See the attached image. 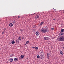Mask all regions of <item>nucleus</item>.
I'll use <instances>...</instances> for the list:
<instances>
[{"instance_id": "obj_1", "label": "nucleus", "mask_w": 64, "mask_h": 64, "mask_svg": "<svg viewBox=\"0 0 64 64\" xmlns=\"http://www.w3.org/2000/svg\"><path fill=\"white\" fill-rule=\"evenodd\" d=\"M47 31V30L44 28H42L41 30V32H42V33H46Z\"/></svg>"}, {"instance_id": "obj_2", "label": "nucleus", "mask_w": 64, "mask_h": 64, "mask_svg": "<svg viewBox=\"0 0 64 64\" xmlns=\"http://www.w3.org/2000/svg\"><path fill=\"white\" fill-rule=\"evenodd\" d=\"M60 41H64V36H62L59 38Z\"/></svg>"}, {"instance_id": "obj_3", "label": "nucleus", "mask_w": 64, "mask_h": 64, "mask_svg": "<svg viewBox=\"0 0 64 64\" xmlns=\"http://www.w3.org/2000/svg\"><path fill=\"white\" fill-rule=\"evenodd\" d=\"M44 39L45 40H48L49 39V38L47 37H45L44 38Z\"/></svg>"}, {"instance_id": "obj_4", "label": "nucleus", "mask_w": 64, "mask_h": 64, "mask_svg": "<svg viewBox=\"0 0 64 64\" xmlns=\"http://www.w3.org/2000/svg\"><path fill=\"white\" fill-rule=\"evenodd\" d=\"M14 60L16 62L17 61H18V58H15L14 59Z\"/></svg>"}, {"instance_id": "obj_5", "label": "nucleus", "mask_w": 64, "mask_h": 64, "mask_svg": "<svg viewBox=\"0 0 64 64\" xmlns=\"http://www.w3.org/2000/svg\"><path fill=\"white\" fill-rule=\"evenodd\" d=\"M18 39L19 40H22V38L21 37V36H19L18 38Z\"/></svg>"}, {"instance_id": "obj_6", "label": "nucleus", "mask_w": 64, "mask_h": 64, "mask_svg": "<svg viewBox=\"0 0 64 64\" xmlns=\"http://www.w3.org/2000/svg\"><path fill=\"white\" fill-rule=\"evenodd\" d=\"M47 56L48 58L49 59V57H50V55H49V53H48L47 54Z\"/></svg>"}, {"instance_id": "obj_7", "label": "nucleus", "mask_w": 64, "mask_h": 64, "mask_svg": "<svg viewBox=\"0 0 64 64\" xmlns=\"http://www.w3.org/2000/svg\"><path fill=\"white\" fill-rule=\"evenodd\" d=\"M39 17V16H38V15H37L35 16L34 17V18H35V19H37V18H38Z\"/></svg>"}, {"instance_id": "obj_8", "label": "nucleus", "mask_w": 64, "mask_h": 64, "mask_svg": "<svg viewBox=\"0 0 64 64\" xmlns=\"http://www.w3.org/2000/svg\"><path fill=\"white\" fill-rule=\"evenodd\" d=\"M9 25L10 27H12L13 26V24L12 23H10L9 24Z\"/></svg>"}, {"instance_id": "obj_9", "label": "nucleus", "mask_w": 64, "mask_h": 64, "mask_svg": "<svg viewBox=\"0 0 64 64\" xmlns=\"http://www.w3.org/2000/svg\"><path fill=\"white\" fill-rule=\"evenodd\" d=\"M36 34L37 36H39V32H37L36 33Z\"/></svg>"}, {"instance_id": "obj_10", "label": "nucleus", "mask_w": 64, "mask_h": 64, "mask_svg": "<svg viewBox=\"0 0 64 64\" xmlns=\"http://www.w3.org/2000/svg\"><path fill=\"white\" fill-rule=\"evenodd\" d=\"M44 22H42L40 24V26H41L42 24H44Z\"/></svg>"}, {"instance_id": "obj_11", "label": "nucleus", "mask_w": 64, "mask_h": 64, "mask_svg": "<svg viewBox=\"0 0 64 64\" xmlns=\"http://www.w3.org/2000/svg\"><path fill=\"white\" fill-rule=\"evenodd\" d=\"M10 62H12L13 61V60L12 58H10Z\"/></svg>"}, {"instance_id": "obj_12", "label": "nucleus", "mask_w": 64, "mask_h": 64, "mask_svg": "<svg viewBox=\"0 0 64 64\" xmlns=\"http://www.w3.org/2000/svg\"><path fill=\"white\" fill-rule=\"evenodd\" d=\"M63 34H64V33H62V32H60V36L62 35H63Z\"/></svg>"}, {"instance_id": "obj_13", "label": "nucleus", "mask_w": 64, "mask_h": 64, "mask_svg": "<svg viewBox=\"0 0 64 64\" xmlns=\"http://www.w3.org/2000/svg\"><path fill=\"white\" fill-rule=\"evenodd\" d=\"M61 32H62V33H63V32H64V29H61Z\"/></svg>"}, {"instance_id": "obj_14", "label": "nucleus", "mask_w": 64, "mask_h": 64, "mask_svg": "<svg viewBox=\"0 0 64 64\" xmlns=\"http://www.w3.org/2000/svg\"><path fill=\"white\" fill-rule=\"evenodd\" d=\"M29 41H27V42H26V43L25 44V45H26L27 44H28V43H29Z\"/></svg>"}, {"instance_id": "obj_15", "label": "nucleus", "mask_w": 64, "mask_h": 64, "mask_svg": "<svg viewBox=\"0 0 64 64\" xmlns=\"http://www.w3.org/2000/svg\"><path fill=\"white\" fill-rule=\"evenodd\" d=\"M16 43H19V40H16Z\"/></svg>"}, {"instance_id": "obj_16", "label": "nucleus", "mask_w": 64, "mask_h": 64, "mask_svg": "<svg viewBox=\"0 0 64 64\" xmlns=\"http://www.w3.org/2000/svg\"><path fill=\"white\" fill-rule=\"evenodd\" d=\"M15 43V42L14 41V40H13L12 42V44H14Z\"/></svg>"}, {"instance_id": "obj_17", "label": "nucleus", "mask_w": 64, "mask_h": 64, "mask_svg": "<svg viewBox=\"0 0 64 64\" xmlns=\"http://www.w3.org/2000/svg\"><path fill=\"white\" fill-rule=\"evenodd\" d=\"M20 57L21 58H24V55H21Z\"/></svg>"}, {"instance_id": "obj_18", "label": "nucleus", "mask_w": 64, "mask_h": 64, "mask_svg": "<svg viewBox=\"0 0 64 64\" xmlns=\"http://www.w3.org/2000/svg\"><path fill=\"white\" fill-rule=\"evenodd\" d=\"M37 58L38 59H39V58H40V56L39 55H38L37 56Z\"/></svg>"}, {"instance_id": "obj_19", "label": "nucleus", "mask_w": 64, "mask_h": 64, "mask_svg": "<svg viewBox=\"0 0 64 64\" xmlns=\"http://www.w3.org/2000/svg\"><path fill=\"white\" fill-rule=\"evenodd\" d=\"M35 49L36 50H38V48L37 47H35Z\"/></svg>"}, {"instance_id": "obj_20", "label": "nucleus", "mask_w": 64, "mask_h": 64, "mask_svg": "<svg viewBox=\"0 0 64 64\" xmlns=\"http://www.w3.org/2000/svg\"><path fill=\"white\" fill-rule=\"evenodd\" d=\"M51 30H54V28H51Z\"/></svg>"}, {"instance_id": "obj_21", "label": "nucleus", "mask_w": 64, "mask_h": 64, "mask_svg": "<svg viewBox=\"0 0 64 64\" xmlns=\"http://www.w3.org/2000/svg\"><path fill=\"white\" fill-rule=\"evenodd\" d=\"M10 57H12V56H13V54H11L10 55Z\"/></svg>"}, {"instance_id": "obj_22", "label": "nucleus", "mask_w": 64, "mask_h": 64, "mask_svg": "<svg viewBox=\"0 0 64 64\" xmlns=\"http://www.w3.org/2000/svg\"><path fill=\"white\" fill-rule=\"evenodd\" d=\"M60 54H62V55H63V52H60Z\"/></svg>"}, {"instance_id": "obj_23", "label": "nucleus", "mask_w": 64, "mask_h": 64, "mask_svg": "<svg viewBox=\"0 0 64 64\" xmlns=\"http://www.w3.org/2000/svg\"><path fill=\"white\" fill-rule=\"evenodd\" d=\"M22 39H24V37H22Z\"/></svg>"}, {"instance_id": "obj_24", "label": "nucleus", "mask_w": 64, "mask_h": 64, "mask_svg": "<svg viewBox=\"0 0 64 64\" xmlns=\"http://www.w3.org/2000/svg\"><path fill=\"white\" fill-rule=\"evenodd\" d=\"M16 23V22H13V23L15 24Z\"/></svg>"}, {"instance_id": "obj_25", "label": "nucleus", "mask_w": 64, "mask_h": 64, "mask_svg": "<svg viewBox=\"0 0 64 64\" xmlns=\"http://www.w3.org/2000/svg\"><path fill=\"white\" fill-rule=\"evenodd\" d=\"M32 48H33V49H34V48L35 49V47H32Z\"/></svg>"}, {"instance_id": "obj_26", "label": "nucleus", "mask_w": 64, "mask_h": 64, "mask_svg": "<svg viewBox=\"0 0 64 64\" xmlns=\"http://www.w3.org/2000/svg\"><path fill=\"white\" fill-rule=\"evenodd\" d=\"M4 32H2V34H4Z\"/></svg>"}, {"instance_id": "obj_27", "label": "nucleus", "mask_w": 64, "mask_h": 64, "mask_svg": "<svg viewBox=\"0 0 64 64\" xmlns=\"http://www.w3.org/2000/svg\"><path fill=\"white\" fill-rule=\"evenodd\" d=\"M20 16H18V19H19V18H20Z\"/></svg>"}, {"instance_id": "obj_28", "label": "nucleus", "mask_w": 64, "mask_h": 64, "mask_svg": "<svg viewBox=\"0 0 64 64\" xmlns=\"http://www.w3.org/2000/svg\"><path fill=\"white\" fill-rule=\"evenodd\" d=\"M22 30H23V29H20L21 31H22Z\"/></svg>"}, {"instance_id": "obj_29", "label": "nucleus", "mask_w": 64, "mask_h": 64, "mask_svg": "<svg viewBox=\"0 0 64 64\" xmlns=\"http://www.w3.org/2000/svg\"><path fill=\"white\" fill-rule=\"evenodd\" d=\"M53 20H55V18H54L53 19Z\"/></svg>"}, {"instance_id": "obj_30", "label": "nucleus", "mask_w": 64, "mask_h": 64, "mask_svg": "<svg viewBox=\"0 0 64 64\" xmlns=\"http://www.w3.org/2000/svg\"><path fill=\"white\" fill-rule=\"evenodd\" d=\"M60 52H62V51L61 50H60Z\"/></svg>"}, {"instance_id": "obj_31", "label": "nucleus", "mask_w": 64, "mask_h": 64, "mask_svg": "<svg viewBox=\"0 0 64 64\" xmlns=\"http://www.w3.org/2000/svg\"><path fill=\"white\" fill-rule=\"evenodd\" d=\"M55 10H56L54 9Z\"/></svg>"}, {"instance_id": "obj_32", "label": "nucleus", "mask_w": 64, "mask_h": 64, "mask_svg": "<svg viewBox=\"0 0 64 64\" xmlns=\"http://www.w3.org/2000/svg\"><path fill=\"white\" fill-rule=\"evenodd\" d=\"M41 56H42V55H41Z\"/></svg>"}, {"instance_id": "obj_33", "label": "nucleus", "mask_w": 64, "mask_h": 64, "mask_svg": "<svg viewBox=\"0 0 64 64\" xmlns=\"http://www.w3.org/2000/svg\"><path fill=\"white\" fill-rule=\"evenodd\" d=\"M34 14H35V13H34Z\"/></svg>"}, {"instance_id": "obj_34", "label": "nucleus", "mask_w": 64, "mask_h": 64, "mask_svg": "<svg viewBox=\"0 0 64 64\" xmlns=\"http://www.w3.org/2000/svg\"><path fill=\"white\" fill-rule=\"evenodd\" d=\"M33 15V14H32Z\"/></svg>"}, {"instance_id": "obj_35", "label": "nucleus", "mask_w": 64, "mask_h": 64, "mask_svg": "<svg viewBox=\"0 0 64 64\" xmlns=\"http://www.w3.org/2000/svg\"><path fill=\"white\" fill-rule=\"evenodd\" d=\"M40 56H41V55Z\"/></svg>"}]
</instances>
